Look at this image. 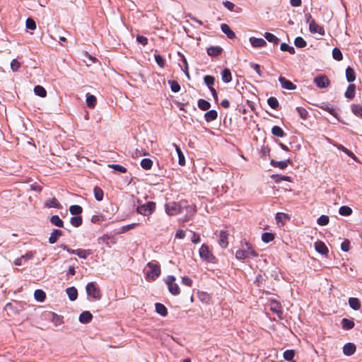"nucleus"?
<instances>
[{
    "label": "nucleus",
    "instance_id": "52",
    "mask_svg": "<svg viewBox=\"0 0 362 362\" xmlns=\"http://www.w3.org/2000/svg\"><path fill=\"white\" fill-rule=\"evenodd\" d=\"M296 110L301 119H307L308 112L305 108L298 107H296Z\"/></svg>",
    "mask_w": 362,
    "mask_h": 362
},
{
    "label": "nucleus",
    "instance_id": "17",
    "mask_svg": "<svg viewBox=\"0 0 362 362\" xmlns=\"http://www.w3.org/2000/svg\"><path fill=\"white\" fill-rule=\"evenodd\" d=\"M93 318V315L89 311H83L80 315H79V322L81 323H88Z\"/></svg>",
    "mask_w": 362,
    "mask_h": 362
},
{
    "label": "nucleus",
    "instance_id": "24",
    "mask_svg": "<svg viewBox=\"0 0 362 362\" xmlns=\"http://www.w3.org/2000/svg\"><path fill=\"white\" fill-rule=\"evenodd\" d=\"M175 148V151L177 153V156H178V158H179V160H178V163L179 164L181 165V166H184L185 165V156H184V154L182 153L181 149L180 148V147L177 145V144H173Z\"/></svg>",
    "mask_w": 362,
    "mask_h": 362
},
{
    "label": "nucleus",
    "instance_id": "8",
    "mask_svg": "<svg viewBox=\"0 0 362 362\" xmlns=\"http://www.w3.org/2000/svg\"><path fill=\"white\" fill-rule=\"evenodd\" d=\"M199 256L203 259L207 261V262H212L214 259V257L213 256L212 253L209 250V247L206 245H202V247L199 249Z\"/></svg>",
    "mask_w": 362,
    "mask_h": 362
},
{
    "label": "nucleus",
    "instance_id": "40",
    "mask_svg": "<svg viewBox=\"0 0 362 362\" xmlns=\"http://www.w3.org/2000/svg\"><path fill=\"white\" fill-rule=\"evenodd\" d=\"M222 51V49L219 47H211L207 49V53L210 56H217Z\"/></svg>",
    "mask_w": 362,
    "mask_h": 362
},
{
    "label": "nucleus",
    "instance_id": "57",
    "mask_svg": "<svg viewBox=\"0 0 362 362\" xmlns=\"http://www.w3.org/2000/svg\"><path fill=\"white\" fill-rule=\"evenodd\" d=\"M108 167L122 173H125L127 172V169L124 167L117 164L108 165Z\"/></svg>",
    "mask_w": 362,
    "mask_h": 362
},
{
    "label": "nucleus",
    "instance_id": "53",
    "mask_svg": "<svg viewBox=\"0 0 362 362\" xmlns=\"http://www.w3.org/2000/svg\"><path fill=\"white\" fill-rule=\"evenodd\" d=\"M70 222L74 227H78L82 223V218L81 216H74L71 218Z\"/></svg>",
    "mask_w": 362,
    "mask_h": 362
},
{
    "label": "nucleus",
    "instance_id": "46",
    "mask_svg": "<svg viewBox=\"0 0 362 362\" xmlns=\"http://www.w3.org/2000/svg\"><path fill=\"white\" fill-rule=\"evenodd\" d=\"M352 112L360 117L362 118V106L360 105H354L351 107Z\"/></svg>",
    "mask_w": 362,
    "mask_h": 362
},
{
    "label": "nucleus",
    "instance_id": "49",
    "mask_svg": "<svg viewBox=\"0 0 362 362\" xmlns=\"http://www.w3.org/2000/svg\"><path fill=\"white\" fill-rule=\"evenodd\" d=\"M70 213L73 215H78L82 212V208L78 205H72L69 208Z\"/></svg>",
    "mask_w": 362,
    "mask_h": 362
},
{
    "label": "nucleus",
    "instance_id": "37",
    "mask_svg": "<svg viewBox=\"0 0 362 362\" xmlns=\"http://www.w3.org/2000/svg\"><path fill=\"white\" fill-rule=\"evenodd\" d=\"M264 36L266 38V40L270 42H272L274 44H278L279 42V39L272 33H265L264 34Z\"/></svg>",
    "mask_w": 362,
    "mask_h": 362
},
{
    "label": "nucleus",
    "instance_id": "15",
    "mask_svg": "<svg viewBox=\"0 0 362 362\" xmlns=\"http://www.w3.org/2000/svg\"><path fill=\"white\" fill-rule=\"evenodd\" d=\"M356 350V347L353 343H347L344 344L343 347V353L346 356H351L353 355Z\"/></svg>",
    "mask_w": 362,
    "mask_h": 362
},
{
    "label": "nucleus",
    "instance_id": "26",
    "mask_svg": "<svg viewBox=\"0 0 362 362\" xmlns=\"http://www.w3.org/2000/svg\"><path fill=\"white\" fill-rule=\"evenodd\" d=\"M221 79L224 83H229L232 81V75L229 69H225L222 71Z\"/></svg>",
    "mask_w": 362,
    "mask_h": 362
},
{
    "label": "nucleus",
    "instance_id": "35",
    "mask_svg": "<svg viewBox=\"0 0 362 362\" xmlns=\"http://www.w3.org/2000/svg\"><path fill=\"white\" fill-rule=\"evenodd\" d=\"M86 101L87 105L89 107L93 108L95 106L96 98L93 95L87 94Z\"/></svg>",
    "mask_w": 362,
    "mask_h": 362
},
{
    "label": "nucleus",
    "instance_id": "4",
    "mask_svg": "<svg viewBox=\"0 0 362 362\" xmlns=\"http://www.w3.org/2000/svg\"><path fill=\"white\" fill-rule=\"evenodd\" d=\"M305 18L307 23L309 25V30L312 33H317L320 35H325L324 28L318 25L312 18L310 14H306Z\"/></svg>",
    "mask_w": 362,
    "mask_h": 362
},
{
    "label": "nucleus",
    "instance_id": "23",
    "mask_svg": "<svg viewBox=\"0 0 362 362\" xmlns=\"http://www.w3.org/2000/svg\"><path fill=\"white\" fill-rule=\"evenodd\" d=\"M155 307H156V311L158 314L160 315L163 317H165L167 315L168 310L164 305L157 303H156Z\"/></svg>",
    "mask_w": 362,
    "mask_h": 362
},
{
    "label": "nucleus",
    "instance_id": "27",
    "mask_svg": "<svg viewBox=\"0 0 362 362\" xmlns=\"http://www.w3.org/2000/svg\"><path fill=\"white\" fill-rule=\"evenodd\" d=\"M217 112L214 110H211L205 113L204 118L206 122H211L215 120L217 118Z\"/></svg>",
    "mask_w": 362,
    "mask_h": 362
},
{
    "label": "nucleus",
    "instance_id": "44",
    "mask_svg": "<svg viewBox=\"0 0 362 362\" xmlns=\"http://www.w3.org/2000/svg\"><path fill=\"white\" fill-rule=\"evenodd\" d=\"M339 213L341 216H350L352 213V209L347 206H343L339 208Z\"/></svg>",
    "mask_w": 362,
    "mask_h": 362
},
{
    "label": "nucleus",
    "instance_id": "16",
    "mask_svg": "<svg viewBox=\"0 0 362 362\" xmlns=\"http://www.w3.org/2000/svg\"><path fill=\"white\" fill-rule=\"evenodd\" d=\"M281 86L286 90H294L296 86L290 81L286 79L284 77L280 76L279 78Z\"/></svg>",
    "mask_w": 362,
    "mask_h": 362
},
{
    "label": "nucleus",
    "instance_id": "20",
    "mask_svg": "<svg viewBox=\"0 0 362 362\" xmlns=\"http://www.w3.org/2000/svg\"><path fill=\"white\" fill-rule=\"evenodd\" d=\"M66 293L70 300L74 301L76 300L78 296V292L75 287L72 286L67 288L66 290Z\"/></svg>",
    "mask_w": 362,
    "mask_h": 362
},
{
    "label": "nucleus",
    "instance_id": "25",
    "mask_svg": "<svg viewBox=\"0 0 362 362\" xmlns=\"http://www.w3.org/2000/svg\"><path fill=\"white\" fill-rule=\"evenodd\" d=\"M349 304L354 310H358L361 308V303L356 298H350L349 299Z\"/></svg>",
    "mask_w": 362,
    "mask_h": 362
},
{
    "label": "nucleus",
    "instance_id": "61",
    "mask_svg": "<svg viewBox=\"0 0 362 362\" xmlns=\"http://www.w3.org/2000/svg\"><path fill=\"white\" fill-rule=\"evenodd\" d=\"M341 250L344 252H348L350 250V241L345 239L341 244Z\"/></svg>",
    "mask_w": 362,
    "mask_h": 362
},
{
    "label": "nucleus",
    "instance_id": "45",
    "mask_svg": "<svg viewBox=\"0 0 362 362\" xmlns=\"http://www.w3.org/2000/svg\"><path fill=\"white\" fill-rule=\"evenodd\" d=\"M148 155V153L146 150L144 148H137L132 153V157L134 158H138L140 156H147Z\"/></svg>",
    "mask_w": 362,
    "mask_h": 362
},
{
    "label": "nucleus",
    "instance_id": "28",
    "mask_svg": "<svg viewBox=\"0 0 362 362\" xmlns=\"http://www.w3.org/2000/svg\"><path fill=\"white\" fill-rule=\"evenodd\" d=\"M34 297L37 301L43 302L45 300L46 294L42 290L37 289L34 293Z\"/></svg>",
    "mask_w": 362,
    "mask_h": 362
},
{
    "label": "nucleus",
    "instance_id": "2",
    "mask_svg": "<svg viewBox=\"0 0 362 362\" xmlns=\"http://www.w3.org/2000/svg\"><path fill=\"white\" fill-rule=\"evenodd\" d=\"M183 204H187V202L182 200L180 202H168L165 204V211L168 216H176L179 214L183 209Z\"/></svg>",
    "mask_w": 362,
    "mask_h": 362
},
{
    "label": "nucleus",
    "instance_id": "51",
    "mask_svg": "<svg viewBox=\"0 0 362 362\" xmlns=\"http://www.w3.org/2000/svg\"><path fill=\"white\" fill-rule=\"evenodd\" d=\"M333 58L337 61H340L343 58L341 52L338 48H334L332 50Z\"/></svg>",
    "mask_w": 362,
    "mask_h": 362
},
{
    "label": "nucleus",
    "instance_id": "11",
    "mask_svg": "<svg viewBox=\"0 0 362 362\" xmlns=\"http://www.w3.org/2000/svg\"><path fill=\"white\" fill-rule=\"evenodd\" d=\"M314 246L315 250L322 255H327L329 252L327 247L322 241L318 240L315 242Z\"/></svg>",
    "mask_w": 362,
    "mask_h": 362
},
{
    "label": "nucleus",
    "instance_id": "18",
    "mask_svg": "<svg viewBox=\"0 0 362 362\" xmlns=\"http://www.w3.org/2000/svg\"><path fill=\"white\" fill-rule=\"evenodd\" d=\"M197 296L200 301L204 304H209L211 302V296L206 292L198 291Z\"/></svg>",
    "mask_w": 362,
    "mask_h": 362
},
{
    "label": "nucleus",
    "instance_id": "62",
    "mask_svg": "<svg viewBox=\"0 0 362 362\" xmlns=\"http://www.w3.org/2000/svg\"><path fill=\"white\" fill-rule=\"evenodd\" d=\"M204 83L209 86V88L211 87L214 85L215 78L211 76H206L204 78Z\"/></svg>",
    "mask_w": 362,
    "mask_h": 362
},
{
    "label": "nucleus",
    "instance_id": "3",
    "mask_svg": "<svg viewBox=\"0 0 362 362\" xmlns=\"http://www.w3.org/2000/svg\"><path fill=\"white\" fill-rule=\"evenodd\" d=\"M156 204L154 202L149 201L146 204L139 205L136 207V211L138 214L142 216H149L156 210Z\"/></svg>",
    "mask_w": 362,
    "mask_h": 362
},
{
    "label": "nucleus",
    "instance_id": "14",
    "mask_svg": "<svg viewBox=\"0 0 362 362\" xmlns=\"http://www.w3.org/2000/svg\"><path fill=\"white\" fill-rule=\"evenodd\" d=\"M249 41L253 47H262L267 45V42L262 38L251 37Z\"/></svg>",
    "mask_w": 362,
    "mask_h": 362
},
{
    "label": "nucleus",
    "instance_id": "30",
    "mask_svg": "<svg viewBox=\"0 0 362 362\" xmlns=\"http://www.w3.org/2000/svg\"><path fill=\"white\" fill-rule=\"evenodd\" d=\"M45 206L47 207H49V208H51V207L57 208V209L61 208L60 204L59 203L57 199L55 198H52V199L47 200L45 202Z\"/></svg>",
    "mask_w": 362,
    "mask_h": 362
},
{
    "label": "nucleus",
    "instance_id": "38",
    "mask_svg": "<svg viewBox=\"0 0 362 362\" xmlns=\"http://www.w3.org/2000/svg\"><path fill=\"white\" fill-rule=\"evenodd\" d=\"M91 254L89 250L77 249L76 255L82 259H86L88 255Z\"/></svg>",
    "mask_w": 362,
    "mask_h": 362
},
{
    "label": "nucleus",
    "instance_id": "21",
    "mask_svg": "<svg viewBox=\"0 0 362 362\" xmlns=\"http://www.w3.org/2000/svg\"><path fill=\"white\" fill-rule=\"evenodd\" d=\"M221 28L222 32L225 33L228 38L233 39L235 37V33L230 30L227 24H222Z\"/></svg>",
    "mask_w": 362,
    "mask_h": 362
},
{
    "label": "nucleus",
    "instance_id": "31",
    "mask_svg": "<svg viewBox=\"0 0 362 362\" xmlns=\"http://www.w3.org/2000/svg\"><path fill=\"white\" fill-rule=\"evenodd\" d=\"M354 322L351 320L344 318L341 320V325L344 329H351L354 327Z\"/></svg>",
    "mask_w": 362,
    "mask_h": 362
},
{
    "label": "nucleus",
    "instance_id": "1",
    "mask_svg": "<svg viewBox=\"0 0 362 362\" xmlns=\"http://www.w3.org/2000/svg\"><path fill=\"white\" fill-rule=\"evenodd\" d=\"M243 247V249L238 250L235 252V257L238 259L243 260L250 257L258 256V254L248 242L245 241Z\"/></svg>",
    "mask_w": 362,
    "mask_h": 362
},
{
    "label": "nucleus",
    "instance_id": "63",
    "mask_svg": "<svg viewBox=\"0 0 362 362\" xmlns=\"http://www.w3.org/2000/svg\"><path fill=\"white\" fill-rule=\"evenodd\" d=\"M186 232L184 230L179 229L176 231L175 235V239L182 240L185 238Z\"/></svg>",
    "mask_w": 362,
    "mask_h": 362
},
{
    "label": "nucleus",
    "instance_id": "42",
    "mask_svg": "<svg viewBox=\"0 0 362 362\" xmlns=\"http://www.w3.org/2000/svg\"><path fill=\"white\" fill-rule=\"evenodd\" d=\"M94 197L96 200L102 201L103 199V191L98 187H95L93 189Z\"/></svg>",
    "mask_w": 362,
    "mask_h": 362
},
{
    "label": "nucleus",
    "instance_id": "60",
    "mask_svg": "<svg viewBox=\"0 0 362 362\" xmlns=\"http://www.w3.org/2000/svg\"><path fill=\"white\" fill-rule=\"evenodd\" d=\"M168 83L173 92L177 93L180 90V86L176 81H169Z\"/></svg>",
    "mask_w": 362,
    "mask_h": 362
},
{
    "label": "nucleus",
    "instance_id": "55",
    "mask_svg": "<svg viewBox=\"0 0 362 362\" xmlns=\"http://www.w3.org/2000/svg\"><path fill=\"white\" fill-rule=\"evenodd\" d=\"M288 160H283V161H272V163L274 166L278 167L281 169H284L288 165Z\"/></svg>",
    "mask_w": 362,
    "mask_h": 362
},
{
    "label": "nucleus",
    "instance_id": "58",
    "mask_svg": "<svg viewBox=\"0 0 362 362\" xmlns=\"http://www.w3.org/2000/svg\"><path fill=\"white\" fill-rule=\"evenodd\" d=\"M10 66L11 70L16 72L18 71L21 66V63L17 59H14L11 61Z\"/></svg>",
    "mask_w": 362,
    "mask_h": 362
},
{
    "label": "nucleus",
    "instance_id": "34",
    "mask_svg": "<svg viewBox=\"0 0 362 362\" xmlns=\"http://www.w3.org/2000/svg\"><path fill=\"white\" fill-rule=\"evenodd\" d=\"M141 166L144 170H150L153 166V160L150 158H144L141 161Z\"/></svg>",
    "mask_w": 362,
    "mask_h": 362
},
{
    "label": "nucleus",
    "instance_id": "64",
    "mask_svg": "<svg viewBox=\"0 0 362 362\" xmlns=\"http://www.w3.org/2000/svg\"><path fill=\"white\" fill-rule=\"evenodd\" d=\"M155 59H156V63L158 64V65L160 67H164L165 66V60L163 59V58L160 56V55H156L155 56Z\"/></svg>",
    "mask_w": 362,
    "mask_h": 362
},
{
    "label": "nucleus",
    "instance_id": "32",
    "mask_svg": "<svg viewBox=\"0 0 362 362\" xmlns=\"http://www.w3.org/2000/svg\"><path fill=\"white\" fill-rule=\"evenodd\" d=\"M346 78L349 82H352L356 79L355 71L352 68L348 67L346 69Z\"/></svg>",
    "mask_w": 362,
    "mask_h": 362
},
{
    "label": "nucleus",
    "instance_id": "47",
    "mask_svg": "<svg viewBox=\"0 0 362 362\" xmlns=\"http://www.w3.org/2000/svg\"><path fill=\"white\" fill-rule=\"evenodd\" d=\"M50 221L52 224L55 225L57 227L63 226V221L57 215L52 216L51 217Z\"/></svg>",
    "mask_w": 362,
    "mask_h": 362
},
{
    "label": "nucleus",
    "instance_id": "48",
    "mask_svg": "<svg viewBox=\"0 0 362 362\" xmlns=\"http://www.w3.org/2000/svg\"><path fill=\"white\" fill-rule=\"evenodd\" d=\"M294 44L297 47L299 48L305 47L307 45L305 40L301 37H296L295 39Z\"/></svg>",
    "mask_w": 362,
    "mask_h": 362
},
{
    "label": "nucleus",
    "instance_id": "50",
    "mask_svg": "<svg viewBox=\"0 0 362 362\" xmlns=\"http://www.w3.org/2000/svg\"><path fill=\"white\" fill-rule=\"evenodd\" d=\"M329 218L326 215H322L317 218V223L320 226H326L329 223Z\"/></svg>",
    "mask_w": 362,
    "mask_h": 362
},
{
    "label": "nucleus",
    "instance_id": "9",
    "mask_svg": "<svg viewBox=\"0 0 362 362\" xmlns=\"http://www.w3.org/2000/svg\"><path fill=\"white\" fill-rule=\"evenodd\" d=\"M269 308L271 311L276 314L279 317V318H283V313L281 310V305L280 303L275 300H271L269 301Z\"/></svg>",
    "mask_w": 362,
    "mask_h": 362
},
{
    "label": "nucleus",
    "instance_id": "19",
    "mask_svg": "<svg viewBox=\"0 0 362 362\" xmlns=\"http://www.w3.org/2000/svg\"><path fill=\"white\" fill-rule=\"evenodd\" d=\"M218 244L223 248H226L228 246V234L225 231H221L220 233Z\"/></svg>",
    "mask_w": 362,
    "mask_h": 362
},
{
    "label": "nucleus",
    "instance_id": "10",
    "mask_svg": "<svg viewBox=\"0 0 362 362\" xmlns=\"http://www.w3.org/2000/svg\"><path fill=\"white\" fill-rule=\"evenodd\" d=\"M314 83L320 88H327L329 85V81L326 76L322 75L314 78Z\"/></svg>",
    "mask_w": 362,
    "mask_h": 362
},
{
    "label": "nucleus",
    "instance_id": "54",
    "mask_svg": "<svg viewBox=\"0 0 362 362\" xmlns=\"http://www.w3.org/2000/svg\"><path fill=\"white\" fill-rule=\"evenodd\" d=\"M320 107L322 109L326 110L327 112H328L329 114H331L334 117H337V111H336V110L334 108H333L332 107H329L327 105H322L320 106Z\"/></svg>",
    "mask_w": 362,
    "mask_h": 362
},
{
    "label": "nucleus",
    "instance_id": "7",
    "mask_svg": "<svg viewBox=\"0 0 362 362\" xmlns=\"http://www.w3.org/2000/svg\"><path fill=\"white\" fill-rule=\"evenodd\" d=\"M149 270L146 272V279L148 281L155 280L160 274V267L153 262H149L147 264Z\"/></svg>",
    "mask_w": 362,
    "mask_h": 362
},
{
    "label": "nucleus",
    "instance_id": "59",
    "mask_svg": "<svg viewBox=\"0 0 362 362\" xmlns=\"http://www.w3.org/2000/svg\"><path fill=\"white\" fill-rule=\"evenodd\" d=\"M267 103L269 105L273 108L276 109L279 105V102L276 98L271 97L267 100Z\"/></svg>",
    "mask_w": 362,
    "mask_h": 362
},
{
    "label": "nucleus",
    "instance_id": "43",
    "mask_svg": "<svg viewBox=\"0 0 362 362\" xmlns=\"http://www.w3.org/2000/svg\"><path fill=\"white\" fill-rule=\"evenodd\" d=\"M274 239V235L272 233H264L262 235V240L266 243L272 242Z\"/></svg>",
    "mask_w": 362,
    "mask_h": 362
},
{
    "label": "nucleus",
    "instance_id": "33",
    "mask_svg": "<svg viewBox=\"0 0 362 362\" xmlns=\"http://www.w3.org/2000/svg\"><path fill=\"white\" fill-rule=\"evenodd\" d=\"M34 93L35 95L41 97L45 98L47 95V91L46 90L41 86H36L34 88Z\"/></svg>",
    "mask_w": 362,
    "mask_h": 362
},
{
    "label": "nucleus",
    "instance_id": "29",
    "mask_svg": "<svg viewBox=\"0 0 362 362\" xmlns=\"http://www.w3.org/2000/svg\"><path fill=\"white\" fill-rule=\"evenodd\" d=\"M356 86L354 84H350L345 92V97L349 99H353L355 96Z\"/></svg>",
    "mask_w": 362,
    "mask_h": 362
},
{
    "label": "nucleus",
    "instance_id": "41",
    "mask_svg": "<svg viewBox=\"0 0 362 362\" xmlns=\"http://www.w3.org/2000/svg\"><path fill=\"white\" fill-rule=\"evenodd\" d=\"M272 133L278 137H283L284 136V130L279 126H274L272 129Z\"/></svg>",
    "mask_w": 362,
    "mask_h": 362
},
{
    "label": "nucleus",
    "instance_id": "6",
    "mask_svg": "<svg viewBox=\"0 0 362 362\" xmlns=\"http://www.w3.org/2000/svg\"><path fill=\"white\" fill-rule=\"evenodd\" d=\"M86 291L87 295L93 299L99 300L101 298L100 290L94 282H90L86 285Z\"/></svg>",
    "mask_w": 362,
    "mask_h": 362
},
{
    "label": "nucleus",
    "instance_id": "5",
    "mask_svg": "<svg viewBox=\"0 0 362 362\" xmlns=\"http://www.w3.org/2000/svg\"><path fill=\"white\" fill-rule=\"evenodd\" d=\"M175 277L173 275H169L165 279V283L168 286V288L169 292L174 295L177 296L180 293V288L177 283H175Z\"/></svg>",
    "mask_w": 362,
    "mask_h": 362
},
{
    "label": "nucleus",
    "instance_id": "12",
    "mask_svg": "<svg viewBox=\"0 0 362 362\" xmlns=\"http://www.w3.org/2000/svg\"><path fill=\"white\" fill-rule=\"evenodd\" d=\"M33 256L34 254L33 252H28L25 255H22L21 257L16 259L14 260V264L17 266H21L29 259H33Z\"/></svg>",
    "mask_w": 362,
    "mask_h": 362
},
{
    "label": "nucleus",
    "instance_id": "22",
    "mask_svg": "<svg viewBox=\"0 0 362 362\" xmlns=\"http://www.w3.org/2000/svg\"><path fill=\"white\" fill-rule=\"evenodd\" d=\"M62 235V232L60 230H57V229L54 230L52 231V233H51L49 238V243H51V244L55 243L57 241L58 238Z\"/></svg>",
    "mask_w": 362,
    "mask_h": 362
},
{
    "label": "nucleus",
    "instance_id": "13",
    "mask_svg": "<svg viewBox=\"0 0 362 362\" xmlns=\"http://www.w3.org/2000/svg\"><path fill=\"white\" fill-rule=\"evenodd\" d=\"M183 208L186 209L187 214H186L185 218L182 220V222H186L195 214L196 206L194 205H187L186 204H183Z\"/></svg>",
    "mask_w": 362,
    "mask_h": 362
},
{
    "label": "nucleus",
    "instance_id": "36",
    "mask_svg": "<svg viewBox=\"0 0 362 362\" xmlns=\"http://www.w3.org/2000/svg\"><path fill=\"white\" fill-rule=\"evenodd\" d=\"M295 356V351L293 349L286 350L283 354L284 358L287 361H293V358Z\"/></svg>",
    "mask_w": 362,
    "mask_h": 362
},
{
    "label": "nucleus",
    "instance_id": "39",
    "mask_svg": "<svg viewBox=\"0 0 362 362\" xmlns=\"http://www.w3.org/2000/svg\"><path fill=\"white\" fill-rule=\"evenodd\" d=\"M198 107L202 110H207L211 107V104L204 99H199L198 100Z\"/></svg>",
    "mask_w": 362,
    "mask_h": 362
},
{
    "label": "nucleus",
    "instance_id": "56",
    "mask_svg": "<svg viewBox=\"0 0 362 362\" xmlns=\"http://www.w3.org/2000/svg\"><path fill=\"white\" fill-rule=\"evenodd\" d=\"M25 26L28 29L34 30L36 29L35 22L32 18H27L25 21Z\"/></svg>",
    "mask_w": 362,
    "mask_h": 362
}]
</instances>
